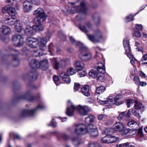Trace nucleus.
I'll return each instance as SVG.
<instances>
[{
  "instance_id": "obj_64",
  "label": "nucleus",
  "mask_w": 147,
  "mask_h": 147,
  "mask_svg": "<svg viewBox=\"0 0 147 147\" xmlns=\"http://www.w3.org/2000/svg\"><path fill=\"white\" fill-rule=\"evenodd\" d=\"M122 144L123 147H129V144L128 143H124Z\"/></svg>"
},
{
  "instance_id": "obj_19",
  "label": "nucleus",
  "mask_w": 147,
  "mask_h": 147,
  "mask_svg": "<svg viewBox=\"0 0 147 147\" xmlns=\"http://www.w3.org/2000/svg\"><path fill=\"white\" fill-rule=\"evenodd\" d=\"M74 66L77 70L80 71L84 68V64L81 61H75L74 63Z\"/></svg>"
},
{
  "instance_id": "obj_38",
  "label": "nucleus",
  "mask_w": 147,
  "mask_h": 147,
  "mask_svg": "<svg viewBox=\"0 0 147 147\" xmlns=\"http://www.w3.org/2000/svg\"><path fill=\"white\" fill-rule=\"evenodd\" d=\"M137 124V123L132 119H130L129 120L128 123V125L131 127H134Z\"/></svg>"
},
{
  "instance_id": "obj_3",
  "label": "nucleus",
  "mask_w": 147,
  "mask_h": 147,
  "mask_svg": "<svg viewBox=\"0 0 147 147\" xmlns=\"http://www.w3.org/2000/svg\"><path fill=\"white\" fill-rule=\"evenodd\" d=\"M75 132L78 135H84L88 131L90 135L92 136L96 137L98 135V132L97 128L95 126L90 125L88 129L86 125L82 124H75Z\"/></svg>"
},
{
  "instance_id": "obj_50",
  "label": "nucleus",
  "mask_w": 147,
  "mask_h": 147,
  "mask_svg": "<svg viewBox=\"0 0 147 147\" xmlns=\"http://www.w3.org/2000/svg\"><path fill=\"white\" fill-rule=\"evenodd\" d=\"M87 72L85 71H82L78 74V76L79 77H81L86 76Z\"/></svg>"
},
{
  "instance_id": "obj_9",
  "label": "nucleus",
  "mask_w": 147,
  "mask_h": 147,
  "mask_svg": "<svg viewBox=\"0 0 147 147\" xmlns=\"http://www.w3.org/2000/svg\"><path fill=\"white\" fill-rule=\"evenodd\" d=\"M89 40L93 43L99 42L103 38L101 31L99 29L96 30L94 32V35L87 34Z\"/></svg>"
},
{
  "instance_id": "obj_45",
  "label": "nucleus",
  "mask_w": 147,
  "mask_h": 147,
  "mask_svg": "<svg viewBox=\"0 0 147 147\" xmlns=\"http://www.w3.org/2000/svg\"><path fill=\"white\" fill-rule=\"evenodd\" d=\"M134 20V16L131 14H129L128 16L126 18L125 21V22H128Z\"/></svg>"
},
{
  "instance_id": "obj_28",
  "label": "nucleus",
  "mask_w": 147,
  "mask_h": 147,
  "mask_svg": "<svg viewBox=\"0 0 147 147\" xmlns=\"http://www.w3.org/2000/svg\"><path fill=\"white\" fill-rule=\"evenodd\" d=\"M72 143L75 146H78L82 143L81 140L77 138H74L72 139Z\"/></svg>"
},
{
  "instance_id": "obj_60",
  "label": "nucleus",
  "mask_w": 147,
  "mask_h": 147,
  "mask_svg": "<svg viewBox=\"0 0 147 147\" xmlns=\"http://www.w3.org/2000/svg\"><path fill=\"white\" fill-rule=\"evenodd\" d=\"M139 45V44L137 42H136L135 45L137 47V49L138 51H142V49L141 48H140V49H139L138 47Z\"/></svg>"
},
{
  "instance_id": "obj_20",
  "label": "nucleus",
  "mask_w": 147,
  "mask_h": 147,
  "mask_svg": "<svg viewBox=\"0 0 147 147\" xmlns=\"http://www.w3.org/2000/svg\"><path fill=\"white\" fill-rule=\"evenodd\" d=\"M79 28L82 32L86 33L92 30V26L90 22H88L86 26H80Z\"/></svg>"
},
{
  "instance_id": "obj_10",
  "label": "nucleus",
  "mask_w": 147,
  "mask_h": 147,
  "mask_svg": "<svg viewBox=\"0 0 147 147\" xmlns=\"http://www.w3.org/2000/svg\"><path fill=\"white\" fill-rule=\"evenodd\" d=\"M29 64L31 67L34 69H33V71L30 73V74L32 76V78L33 80H36L37 78L38 74L35 69L40 67V62L35 59H32L30 61Z\"/></svg>"
},
{
  "instance_id": "obj_57",
  "label": "nucleus",
  "mask_w": 147,
  "mask_h": 147,
  "mask_svg": "<svg viewBox=\"0 0 147 147\" xmlns=\"http://www.w3.org/2000/svg\"><path fill=\"white\" fill-rule=\"evenodd\" d=\"M107 117V115L105 114H100L98 117V120H100L103 118H105Z\"/></svg>"
},
{
  "instance_id": "obj_42",
  "label": "nucleus",
  "mask_w": 147,
  "mask_h": 147,
  "mask_svg": "<svg viewBox=\"0 0 147 147\" xmlns=\"http://www.w3.org/2000/svg\"><path fill=\"white\" fill-rule=\"evenodd\" d=\"M53 80L57 86L59 85V78L58 76L56 75H54L53 77Z\"/></svg>"
},
{
  "instance_id": "obj_47",
  "label": "nucleus",
  "mask_w": 147,
  "mask_h": 147,
  "mask_svg": "<svg viewBox=\"0 0 147 147\" xmlns=\"http://www.w3.org/2000/svg\"><path fill=\"white\" fill-rule=\"evenodd\" d=\"M88 147H102L99 144L92 143L89 144Z\"/></svg>"
},
{
  "instance_id": "obj_56",
  "label": "nucleus",
  "mask_w": 147,
  "mask_h": 147,
  "mask_svg": "<svg viewBox=\"0 0 147 147\" xmlns=\"http://www.w3.org/2000/svg\"><path fill=\"white\" fill-rule=\"evenodd\" d=\"M49 126H51L55 127L57 125V123L55 121L54 119H52V121L49 123L48 125Z\"/></svg>"
},
{
  "instance_id": "obj_31",
  "label": "nucleus",
  "mask_w": 147,
  "mask_h": 147,
  "mask_svg": "<svg viewBox=\"0 0 147 147\" xmlns=\"http://www.w3.org/2000/svg\"><path fill=\"white\" fill-rule=\"evenodd\" d=\"M44 49L40 47V49L34 51V55L36 57L39 56L43 55L42 50Z\"/></svg>"
},
{
  "instance_id": "obj_55",
  "label": "nucleus",
  "mask_w": 147,
  "mask_h": 147,
  "mask_svg": "<svg viewBox=\"0 0 147 147\" xmlns=\"http://www.w3.org/2000/svg\"><path fill=\"white\" fill-rule=\"evenodd\" d=\"M142 25L141 24H136L135 26V28L134 29L138 30H142Z\"/></svg>"
},
{
  "instance_id": "obj_27",
  "label": "nucleus",
  "mask_w": 147,
  "mask_h": 147,
  "mask_svg": "<svg viewBox=\"0 0 147 147\" xmlns=\"http://www.w3.org/2000/svg\"><path fill=\"white\" fill-rule=\"evenodd\" d=\"M94 120V117L90 115L85 118V122L86 123L90 126V125H92L90 123L93 122Z\"/></svg>"
},
{
  "instance_id": "obj_15",
  "label": "nucleus",
  "mask_w": 147,
  "mask_h": 147,
  "mask_svg": "<svg viewBox=\"0 0 147 147\" xmlns=\"http://www.w3.org/2000/svg\"><path fill=\"white\" fill-rule=\"evenodd\" d=\"M33 7L30 0H26L24 3L23 10L26 12H29L32 9Z\"/></svg>"
},
{
  "instance_id": "obj_33",
  "label": "nucleus",
  "mask_w": 147,
  "mask_h": 147,
  "mask_svg": "<svg viewBox=\"0 0 147 147\" xmlns=\"http://www.w3.org/2000/svg\"><path fill=\"white\" fill-rule=\"evenodd\" d=\"M103 74H101V73H100L96 78V80L101 82L104 81L106 79Z\"/></svg>"
},
{
  "instance_id": "obj_39",
  "label": "nucleus",
  "mask_w": 147,
  "mask_h": 147,
  "mask_svg": "<svg viewBox=\"0 0 147 147\" xmlns=\"http://www.w3.org/2000/svg\"><path fill=\"white\" fill-rule=\"evenodd\" d=\"M134 107L136 109L138 110L141 109L143 107V106L141 103L136 101L134 105Z\"/></svg>"
},
{
  "instance_id": "obj_61",
  "label": "nucleus",
  "mask_w": 147,
  "mask_h": 147,
  "mask_svg": "<svg viewBox=\"0 0 147 147\" xmlns=\"http://www.w3.org/2000/svg\"><path fill=\"white\" fill-rule=\"evenodd\" d=\"M138 134H139L141 137H142L143 136L142 130V129L140 128L138 131Z\"/></svg>"
},
{
  "instance_id": "obj_40",
  "label": "nucleus",
  "mask_w": 147,
  "mask_h": 147,
  "mask_svg": "<svg viewBox=\"0 0 147 147\" xmlns=\"http://www.w3.org/2000/svg\"><path fill=\"white\" fill-rule=\"evenodd\" d=\"M49 52L51 55H52L51 53L53 52H55V49H56L53 46L52 43H50L48 46Z\"/></svg>"
},
{
  "instance_id": "obj_63",
  "label": "nucleus",
  "mask_w": 147,
  "mask_h": 147,
  "mask_svg": "<svg viewBox=\"0 0 147 147\" xmlns=\"http://www.w3.org/2000/svg\"><path fill=\"white\" fill-rule=\"evenodd\" d=\"M14 137L15 139H17L18 140H20L21 138L20 136L17 134H15L14 135Z\"/></svg>"
},
{
  "instance_id": "obj_1",
  "label": "nucleus",
  "mask_w": 147,
  "mask_h": 147,
  "mask_svg": "<svg viewBox=\"0 0 147 147\" xmlns=\"http://www.w3.org/2000/svg\"><path fill=\"white\" fill-rule=\"evenodd\" d=\"M33 15L36 16L34 20L36 25L33 26V28L36 31H42L44 28L43 23L47 18V14L42 9L39 7L34 11Z\"/></svg>"
},
{
  "instance_id": "obj_46",
  "label": "nucleus",
  "mask_w": 147,
  "mask_h": 147,
  "mask_svg": "<svg viewBox=\"0 0 147 147\" xmlns=\"http://www.w3.org/2000/svg\"><path fill=\"white\" fill-rule=\"evenodd\" d=\"M133 80L135 82V83L136 85H138L139 84L140 80L138 76H134Z\"/></svg>"
},
{
  "instance_id": "obj_35",
  "label": "nucleus",
  "mask_w": 147,
  "mask_h": 147,
  "mask_svg": "<svg viewBox=\"0 0 147 147\" xmlns=\"http://www.w3.org/2000/svg\"><path fill=\"white\" fill-rule=\"evenodd\" d=\"M140 63L141 64H147V54L143 55L141 59Z\"/></svg>"
},
{
  "instance_id": "obj_30",
  "label": "nucleus",
  "mask_w": 147,
  "mask_h": 147,
  "mask_svg": "<svg viewBox=\"0 0 147 147\" xmlns=\"http://www.w3.org/2000/svg\"><path fill=\"white\" fill-rule=\"evenodd\" d=\"M93 18L95 24L98 26L100 24V18L97 14H95L93 16Z\"/></svg>"
},
{
  "instance_id": "obj_51",
  "label": "nucleus",
  "mask_w": 147,
  "mask_h": 147,
  "mask_svg": "<svg viewBox=\"0 0 147 147\" xmlns=\"http://www.w3.org/2000/svg\"><path fill=\"white\" fill-rule=\"evenodd\" d=\"M131 111L130 110H129L127 113L124 115L125 119V120H128L130 117L131 115Z\"/></svg>"
},
{
  "instance_id": "obj_58",
  "label": "nucleus",
  "mask_w": 147,
  "mask_h": 147,
  "mask_svg": "<svg viewBox=\"0 0 147 147\" xmlns=\"http://www.w3.org/2000/svg\"><path fill=\"white\" fill-rule=\"evenodd\" d=\"M9 7H3L2 10V12L3 13H6L7 12V10L9 9Z\"/></svg>"
},
{
  "instance_id": "obj_2",
  "label": "nucleus",
  "mask_w": 147,
  "mask_h": 147,
  "mask_svg": "<svg viewBox=\"0 0 147 147\" xmlns=\"http://www.w3.org/2000/svg\"><path fill=\"white\" fill-rule=\"evenodd\" d=\"M76 111H78L80 115L85 116L87 115L89 109L86 106H82L79 105L76 106L71 101H69L65 112L66 114L68 116L71 117L74 115V112Z\"/></svg>"
},
{
  "instance_id": "obj_52",
  "label": "nucleus",
  "mask_w": 147,
  "mask_h": 147,
  "mask_svg": "<svg viewBox=\"0 0 147 147\" xmlns=\"http://www.w3.org/2000/svg\"><path fill=\"white\" fill-rule=\"evenodd\" d=\"M80 88V85L78 83H75L74 87V90L78 91Z\"/></svg>"
},
{
  "instance_id": "obj_37",
  "label": "nucleus",
  "mask_w": 147,
  "mask_h": 147,
  "mask_svg": "<svg viewBox=\"0 0 147 147\" xmlns=\"http://www.w3.org/2000/svg\"><path fill=\"white\" fill-rule=\"evenodd\" d=\"M22 22H20V23H18L15 25V28L16 30L18 32H20L22 30V26H21L22 25L21 23Z\"/></svg>"
},
{
  "instance_id": "obj_14",
  "label": "nucleus",
  "mask_w": 147,
  "mask_h": 147,
  "mask_svg": "<svg viewBox=\"0 0 147 147\" xmlns=\"http://www.w3.org/2000/svg\"><path fill=\"white\" fill-rule=\"evenodd\" d=\"M15 18L13 17L10 18L8 16H6L4 19L5 23L9 25H12L14 24L16 25L18 23H20V21L19 20H15Z\"/></svg>"
},
{
  "instance_id": "obj_34",
  "label": "nucleus",
  "mask_w": 147,
  "mask_h": 147,
  "mask_svg": "<svg viewBox=\"0 0 147 147\" xmlns=\"http://www.w3.org/2000/svg\"><path fill=\"white\" fill-rule=\"evenodd\" d=\"M127 56L129 58L130 60V62L131 63L134 67V64L137 63V60L135 58H134L132 54L131 55H128Z\"/></svg>"
},
{
  "instance_id": "obj_24",
  "label": "nucleus",
  "mask_w": 147,
  "mask_h": 147,
  "mask_svg": "<svg viewBox=\"0 0 147 147\" xmlns=\"http://www.w3.org/2000/svg\"><path fill=\"white\" fill-rule=\"evenodd\" d=\"M0 31L4 34H6L10 33L11 30L10 28L6 26H2L0 28Z\"/></svg>"
},
{
  "instance_id": "obj_5",
  "label": "nucleus",
  "mask_w": 147,
  "mask_h": 147,
  "mask_svg": "<svg viewBox=\"0 0 147 147\" xmlns=\"http://www.w3.org/2000/svg\"><path fill=\"white\" fill-rule=\"evenodd\" d=\"M79 52L78 55L79 58L84 61H87L90 60L92 58V53L89 50L88 48L82 43H79Z\"/></svg>"
},
{
  "instance_id": "obj_16",
  "label": "nucleus",
  "mask_w": 147,
  "mask_h": 147,
  "mask_svg": "<svg viewBox=\"0 0 147 147\" xmlns=\"http://www.w3.org/2000/svg\"><path fill=\"white\" fill-rule=\"evenodd\" d=\"M123 44L125 50L126 55L128 56V55L131 54L129 42L127 38H125L124 39Z\"/></svg>"
},
{
  "instance_id": "obj_11",
  "label": "nucleus",
  "mask_w": 147,
  "mask_h": 147,
  "mask_svg": "<svg viewBox=\"0 0 147 147\" xmlns=\"http://www.w3.org/2000/svg\"><path fill=\"white\" fill-rule=\"evenodd\" d=\"M76 72V70L72 68H69L67 69V72L68 75L65 72H62L60 74V76L63 81L66 83H69L70 82V79L69 75H73Z\"/></svg>"
},
{
  "instance_id": "obj_36",
  "label": "nucleus",
  "mask_w": 147,
  "mask_h": 147,
  "mask_svg": "<svg viewBox=\"0 0 147 147\" xmlns=\"http://www.w3.org/2000/svg\"><path fill=\"white\" fill-rule=\"evenodd\" d=\"M110 143H113L117 142L119 140V138L117 137L111 136L109 134V138Z\"/></svg>"
},
{
  "instance_id": "obj_59",
  "label": "nucleus",
  "mask_w": 147,
  "mask_h": 147,
  "mask_svg": "<svg viewBox=\"0 0 147 147\" xmlns=\"http://www.w3.org/2000/svg\"><path fill=\"white\" fill-rule=\"evenodd\" d=\"M139 75L141 77L145 78L146 77V74L142 71H140L139 72Z\"/></svg>"
},
{
  "instance_id": "obj_49",
  "label": "nucleus",
  "mask_w": 147,
  "mask_h": 147,
  "mask_svg": "<svg viewBox=\"0 0 147 147\" xmlns=\"http://www.w3.org/2000/svg\"><path fill=\"white\" fill-rule=\"evenodd\" d=\"M125 113H126L125 111L120 113L119 114V115L117 117L118 119L119 120H122L125 115Z\"/></svg>"
},
{
  "instance_id": "obj_22",
  "label": "nucleus",
  "mask_w": 147,
  "mask_h": 147,
  "mask_svg": "<svg viewBox=\"0 0 147 147\" xmlns=\"http://www.w3.org/2000/svg\"><path fill=\"white\" fill-rule=\"evenodd\" d=\"M82 94L85 96H89L90 95V92L89 90V87L88 85L84 86L81 89Z\"/></svg>"
},
{
  "instance_id": "obj_4",
  "label": "nucleus",
  "mask_w": 147,
  "mask_h": 147,
  "mask_svg": "<svg viewBox=\"0 0 147 147\" xmlns=\"http://www.w3.org/2000/svg\"><path fill=\"white\" fill-rule=\"evenodd\" d=\"M50 35L45 38H38V39L33 37H28L26 39L27 44L31 48H36L39 46L40 47L44 49L48 40H49Z\"/></svg>"
},
{
  "instance_id": "obj_12",
  "label": "nucleus",
  "mask_w": 147,
  "mask_h": 147,
  "mask_svg": "<svg viewBox=\"0 0 147 147\" xmlns=\"http://www.w3.org/2000/svg\"><path fill=\"white\" fill-rule=\"evenodd\" d=\"M50 61L51 63L53 64V68L56 69H58L60 67H62L63 66H65L67 64V62L69 61V59H67L65 60H61L60 62V64L57 62L56 59L53 57L50 58Z\"/></svg>"
},
{
  "instance_id": "obj_44",
  "label": "nucleus",
  "mask_w": 147,
  "mask_h": 147,
  "mask_svg": "<svg viewBox=\"0 0 147 147\" xmlns=\"http://www.w3.org/2000/svg\"><path fill=\"white\" fill-rule=\"evenodd\" d=\"M134 32L133 34V36L139 38L140 37L141 34L140 31L134 29Z\"/></svg>"
},
{
  "instance_id": "obj_18",
  "label": "nucleus",
  "mask_w": 147,
  "mask_h": 147,
  "mask_svg": "<svg viewBox=\"0 0 147 147\" xmlns=\"http://www.w3.org/2000/svg\"><path fill=\"white\" fill-rule=\"evenodd\" d=\"M114 128L115 130L121 132L124 130V125L122 122H118L114 124Z\"/></svg>"
},
{
  "instance_id": "obj_25",
  "label": "nucleus",
  "mask_w": 147,
  "mask_h": 147,
  "mask_svg": "<svg viewBox=\"0 0 147 147\" xmlns=\"http://www.w3.org/2000/svg\"><path fill=\"white\" fill-rule=\"evenodd\" d=\"M7 13L11 18L16 17V11L15 9L13 7H9L7 10Z\"/></svg>"
},
{
  "instance_id": "obj_13",
  "label": "nucleus",
  "mask_w": 147,
  "mask_h": 147,
  "mask_svg": "<svg viewBox=\"0 0 147 147\" xmlns=\"http://www.w3.org/2000/svg\"><path fill=\"white\" fill-rule=\"evenodd\" d=\"M12 40L14 45L17 47H19L22 46L24 43V39L20 35L16 34L12 36Z\"/></svg>"
},
{
  "instance_id": "obj_17",
  "label": "nucleus",
  "mask_w": 147,
  "mask_h": 147,
  "mask_svg": "<svg viewBox=\"0 0 147 147\" xmlns=\"http://www.w3.org/2000/svg\"><path fill=\"white\" fill-rule=\"evenodd\" d=\"M112 130L111 129H107L105 130V132L107 135L105 136L102 138L101 140V142L102 143H110L109 139V134L111 133V131Z\"/></svg>"
},
{
  "instance_id": "obj_26",
  "label": "nucleus",
  "mask_w": 147,
  "mask_h": 147,
  "mask_svg": "<svg viewBox=\"0 0 147 147\" xmlns=\"http://www.w3.org/2000/svg\"><path fill=\"white\" fill-rule=\"evenodd\" d=\"M53 133L56 134L57 136H60L65 140H68L69 139V137L65 133H63L61 134H59L56 131H54L53 132Z\"/></svg>"
},
{
  "instance_id": "obj_6",
  "label": "nucleus",
  "mask_w": 147,
  "mask_h": 147,
  "mask_svg": "<svg viewBox=\"0 0 147 147\" xmlns=\"http://www.w3.org/2000/svg\"><path fill=\"white\" fill-rule=\"evenodd\" d=\"M46 108L42 102H40L37 107L34 109H24L23 110L21 113L22 116L25 117L28 116H33L37 111L40 110H42Z\"/></svg>"
},
{
  "instance_id": "obj_32",
  "label": "nucleus",
  "mask_w": 147,
  "mask_h": 147,
  "mask_svg": "<svg viewBox=\"0 0 147 147\" xmlns=\"http://www.w3.org/2000/svg\"><path fill=\"white\" fill-rule=\"evenodd\" d=\"M106 88L103 86H100L98 87L96 90V93L97 94H100L104 92Z\"/></svg>"
},
{
  "instance_id": "obj_48",
  "label": "nucleus",
  "mask_w": 147,
  "mask_h": 147,
  "mask_svg": "<svg viewBox=\"0 0 147 147\" xmlns=\"http://www.w3.org/2000/svg\"><path fill=\"white\" fill-rule=\"evenodd\" d=\"M136 109H133L132 110V113L133 115L135 116L138 117L139 116V113H138V111L136 110Z\"/></svg>"
},
{
  "instance_id": "obj_23",
  "label": "nucleus",
  "mask_w": 147,
  "mask_h": 147,
  "mask_svg": "<svg viewBox=\"0 0 147 147\" xmlns=\"http://www.w3.org/2000/svg\"><path fill=\"white\" fill-rule=\"evenodd\" d=\"M40 67L43 70H45L48 67V63L47 60L45 59L41 61L40 63Z\"/></svg>"
},
{
  "instance_id": "obj_7",
  "label": "nucleus",
  "mask_w": 147,
  "mask_h": 147,
  "mask_svg": "<svg viewBox=\"0 0 147 147\" xmlns=\"http://www.w3.org/2000/svg\"><path fill=\"white\" fill-rule=\"evenodd\" d=\"M111 95V94L110 95L106 98V100H101L100 101L101 103L103 104H108L110 105L115 104L117 105H119L121 103V102L120 101V100L121 97V94H117L114 99V100Z\"/></svg>"
},
{
  "instance_id": "obj_29",
  "label": "nucleus",
  "mask_w": 147,
  "mask_h": 147,
  "mask_svg": "<svg viewBox=\"0 0 147 147\" xmlns=\"http://www.w3.org/2000/svg\"><path fill=\"white\" fill-rule=\"evenodd\" d=\"M96 51V59L97 60H98L99 59H101L103 58V56L101 54L99 53L97 51V50L100 51V48L98 47H94Z\"/></svg>"
},
{
  "instance_id": "obj_62",
  "label": "nucleus",
  "mask_w": 147,
  "mask_h": 147,
  "mask_svg": "<svg viewBox=\"0 0 147 147\" xmlns=\"http://www.w3.org/2000/svg\"><path fill=\"white\" fill-rule=\"evenodd\" d=\"M130 130L129 129H127L124 130L123 132V134L125 135L127 134L129 132Z\"/></svg>"
},
{
  "instance_id": "obj_8",
  "label": "nucleus",
  "mask_w": 147,
  "mask_h": 147,
  "mask_svg": "<svg viewBox=\"0 0 147 147\" xmlns=\"http://www.w3.org/2000/svg\"><path fill=\"white\" fill-rule=\"evenodd\" d=\"M95 69L91 70L89 73V75L94 78H96L98 76L99 73L98 72L101 74H104L105 72V66L102 63H98Z\"/></svg>"
},
{
  "instance_id": "obj_21",
  "label": "nucleus",
  "mask_w": 147,
  "mask_h": 147,
  "mask_svg": "<svg viewBox=\"0 0 147 147\" xmlns=\"http://www.w3.org/2000/svg\"><path fill=\"white\" fill-rule=\"evenodd\" d=\"M33 30H34L36 31L33 28V27H31L29 25H27L26 28L25 30V33L28 36H31L33 34Z\"/></svg>"
},
{
  "instance_id": "obj_54",
  "label": "nucleus",
  "mask_w": 147,
  "mask_h": 147,
  "mask_svg": "<svg viewBox=\"0 0 147 147\" xmlns=\"http://www.w3.org/2000/svg\"><path fill=\"white\" fill-rule=\"evenodd\" d=\"M32 3L35 5L38 6L40 4V0H31Z\"/></svg>"
},
{
  "instance_id": "obj_43",
  "label": "nucleus",
  "mask_w": 147,
  "mask_h": 147,
  "mask_svg": "<svg viewBox=\"0 0 147 147\" xmlns=\"http://www.w3.org/2000/svg\"><path fill=\"white\" fill-rule=\"evenodd\" d=\"M69 39L70 41L73 44L76 45L79 47L78 45H80V44H79V43H81V42H77L75 40V39L71 36H70L69 37Z\"/></svg>"
},
{
  "instance_id": "obj_41",
  "label": "nucleus",
  "mask_w": 147,
  "mask_h": 147,
  "mask_svg": "<svg viewBox=\"0 0 147 147\" xmlns=\"http://www.w3.org/2000/svg\"><path fill=\"white\" fill-rule=\"evenodd\" d=\"M134 102V100L132 99H129L127 100L126 104L127 107L129 108L133 105Z\"/></svg>"
},
{
  "instance_id": "obj_53",
  "label": "nucleus",
  "mask_w": 147,
  "mask_h": 147,
  "mask_svg": "<svg viewBox=\"0 0 147 147\" xmlns=\"http://www.w3.org/2000/svg\"><path fill=\"white\" fill-rule=\"evenodd\" d=\"M12 51L13 53H14L12 55L13 58L14 59V58H17L19 54V52L18 51L16 50H13Z\"/></svg>"
}]
</instances>
